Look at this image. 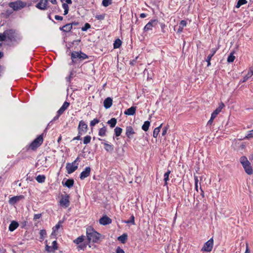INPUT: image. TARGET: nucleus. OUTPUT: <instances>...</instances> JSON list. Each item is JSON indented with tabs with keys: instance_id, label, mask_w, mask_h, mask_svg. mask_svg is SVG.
Here are the masks:
<instances>
[{
	"instance_id": "35",
	"label": "nucleus",
	"mask_w": 253,
	"mask_h": 253,
	"mask_svg": "<svg viewBox=\"0 0 253 253\" xmlns=\"http://www.w3.org/2000/svg\"><path fill=\"white\" fill-rule=\"evenodd\" d=\"M135 217H134V216L133 215V214H132L129 219L127 220H125L124 221V222H125V223H127V224H131L132 225H135Z\"/></svg>"
},
{
	"instance_id": "5",
	"label": "nucleus",
	"mask_w": 253,
	"mask_h": 253,
	"mask_svg": "<svg viewBox=\"0 0 253 253\" xmlns=\"http://www.w3.org/2000/svg\"><path fill=\"white\" fill-rule=\"evenodd\" d=\"M27 3L20 0L10 2L8 3V6L13 9L14 11H18L26 7Z\"/></svg>"
},
{
	"instance_id": "2",
	"label": "nucleus",
	"mask_w": 253,
	"mask_h": 253,
	"mask_svg": "<svg viewBox=\"0 0 253 253\" xmlns=\"http://www.w3.org/2000/svg\"><path fill=\"white\" fill-rule=\"evenodd\" d=\"M5 34L6 35V39L11 42L18 44L22 40V37L15 30L13 29H8L5 31Z\"/></svg>"
},
{
	"instance_id": "12",
	"label": "nucleus",
	"mask_w": 253,
	"mask_h": 253,
	"mask_svg": "<svg viewBox=\"0 0 253 253\" xmlns=\"http://www.w3.org/2000/svg\"><path fill=\"white\" fill-rule=\"evenodd\" d=\"M24 199V196L22 195L13 196L9 199L8 202L10 205H14L17 202Z\"/></svg>"
},
{
	"instance_id": "37",
	"label": "nucleus",
	"mask_w": 253,
	"mask_h": 253,
	"mask_svg": "<svg viewBox=\"0 0 253 253\" xmlns=\"http://www.w3.org/2000/svg\"><path fill=\"white\" fill-rule=\"evenodd\" d=\"M62 223V221L60 220L58 222V223L52 228V232L51 235H53L54 233H55L56 231H57L59 229V228L61 226Z\"/></svg>"
},
{
	"instance_id": "42",
	"label": "nucleus",
	"mask_w": 253,
	"mask_h": 253,
	"mask_svg": "<svg viewBox=\"0 0 253 253\" xmlns=\"http://www.w3.org/2000/svg\"><path fill=\"white\" fill-rule=\"evenodd\" d=\"M64 28H65L64 32L66 33L69 32L72 29V25L69 23L65 25Z\"/></svg>"
},
{
	"instance_id": "29",
	"label": "nucleus",
	"mask_w": 253,
	"mask_h": 253,
	"mask_svg": "<svg viewBox=\"0 0 253 253\" xmlns=\"http://www.w3.org/2000/svg\"><path fill=\"white\" fill-rule=\"evenodd\" d=\"M122 131L123 129L117 126L114 129V135H115L116 137H119L121 135Z\"/></svg>"
},
{
	"instance_id": "50",
	"label": "nucleus",
	"mask_w": 253,
	"mask_h": 253,
	"mask_svg": "<svg viewBox=\"0 0 253 253\" xmlns=\"http://www.w3.org/2000/svg\"><path fill=\"white\" fill-rule=\"evenodd\" d=\"M194 180H195V189L197 191H198V178L197 176L194 175Z\"/></svg>"
},
{
	"instance_id": "20",
	"label": "nucleus",
	"mask_w": 253,
	"mask_h": 253,
	"mask_svg": "<svg viewBox=\"0 0 253 253\" xmlns=\"http://www.w3.org/2000/svg\"><path fill=\"white\" fill-rule=\"evenodd\" d=\"M70 105V103L67 101H65L62 105V106L60 107V108L57 111V112L59 115H62L64 111L67 109Z\"/></svg>"
},
{
	"instance_id": "8",
	"label": "nucleus",
	"mask_w": 253,
	"mask_h": 253,
	"mask_svg": "<svg viewBox=\"0 0 253 253\" xmlns=\"http://www.w3.org/2000/svg\"><path fill=\"white\" fill-rule=\"evenodd\" d=\"M70 196L68 194H66L65 195H62L61 196V199L59 201L60 205L61 207H63L64 208H67L70 205Z\"/></svg>"
},
{
	"instance_id": "33",
	"label": "nucleus",
	"mask_w": 253,
	"mask_h": 253,
	"mask_svg": "<svg viewBox=\"0 0 253 253\" xmlns=\"http://www.w3.org/2000/svg\"><path fill=\"white\" fill-rule=\"evenodd\" d=\"M122 43V42L120 39H116L114 43L113 44L114 48L116 49V48H119L121 46Z\"/></svg>"
},
{
	"instance_id": "39",
	"label": "nucleus",
	"mask_w": 253,
	"mask_h": 253,
	"mask_svg": "<svg viewBox=\"0 0 253 253\" xmlns=\"http://www.w3.org/2000/svg\"><path fill=\"white\" fill-rule=\"evenodd\" d=\"M84 236L82 235L81 236H80L74 241V243H76L77 245H79V244L82 243L84 241Z\"/></svg>"
},
{
	"instance_id": "18",
	"label": "nucleus",
	"mask_w": 253,
	"mask_h": 253,
	"mask_svg": "<svg viewBox=\"0 0 253 253\" xmlns=\"http://www.w3.org/2000/svg\"><path fill=\"white\" fill-rule=\"evenodd\" d=\"M217 51V49L215 48H213L211 50V53L208 56L206 61L207 62V66L209 67L211 66V58L213 57V56L215 54L216 52Z\"/></svg>"
},
{
	"instance_id": "13",
	"label": "nucleus",
	"mask_w": 253,
	"mask_h": 253,
	"mask_svg": "<svg viewBox=\"0 0 253 253\" xmlns=\"http://www.w3.org/2000/svg\"><path fill=\"white\" fill-rule=\"evenodd\" d=\"M135 133L133 127L130 126H126V135L128 139H131L133 135Z\"/></svg>"
},
{
	"instance_id": "11",
	"label": "nucleus",
	"mask_w": 253,
	"mask_h": 253,
	"mask_svg": "<svg viewBox=\"0 0 253 253\" xmlns=\"http://www.w3.org/2000/svg\"><path fill=\"white\" fill-rule=\"evenodd\" d=\"M78 168V164L75 165L73 163H68L66 164V169L68 174L74 172Z\"/></svg>"
},
{
	"instance_id": "23",
	"label": "nucleus",
	"mask_w": 253,
	"mask_h": 253,
	"mask_svg": "<svg viewBox=\"0 0 253 253\" xmlns=\"http://www.w3.org/2000/svg\"><path fill=\"white\" fill-rule=\"evenodd\" d=\"M224 106V103L221 102L219 104V106L212 113L211 115L216 117L217 115L221 111Z\"/></svg>"
},
{
	"instance_id": "16",
	"label": "nucleus",
	"mask_w": 253,
	"mask_h": 253,
	"mask_svg": "<svg viewBox=\"0 0 253 253\" xmlns=\"http://www.w3.org/2000/svg\"><path fill=\"white\" fill-rule=\"evenodd\" d=\"M112 222V219L107 215H104L99 219V223L103 225H108Z\"/></svg>"
},
{
	"instance_id": "21",
	"label": "nucleus",
	"mask_w": 253,
	"mask_h": 253,
	"mask_svg": "<svg viewBox=\"0 0 253 253\" xmlns=\"http://www.w3.org/2000/svg\"><path fill=\"white\" fill-rule=\"evenodd\" d=\"M112 99L111 97H107L104 101V107L106 109H109L112 106Z\"/></svg>"
},
{
	"instance_id": "30",
	"label": "nucleus",
	"mask_w": 253,
	"mask_h": 253,
	"mask_svg": "<svg viewBox=\"0 0 253 253\" xmlns=\"http://www.w3.org/2000/svg\"><path fill=\"white\" fill-rule=\"evenodd\" d=\"M171 172V171L169 169L167 170V171L164 174V181H165V185H168V181L169 180V175Z\"/></svg>"
},
{
	"instance_id": "25",
	"label": "nucleus",
	"mask_w": 253,
	"mask_h": 253,
	"mask_svg": "<svg viewBox=\"0 0 253 253\" xmlns=\"http://www.w3.org/2000/svg\"><path fill=\"white\" fill-rule=\"evenodd\" d=\"M103 144L104 145V149L107 152L112 153L113 151L114 146L113 145L109 144L106 142L103 143Z\"/></svg>"
},
{
	"instance_id": "49",
	"label": "nucleus",
	"mask_w": 253,
	"mask_h": 253,
	"mask_svg": "<svg viewBox=\"0 0 253 253\" xmlns=\"http://www.w3.org/2000/svg\"><path fill=\"white\" fill-rule=\"evenodd\" d=\"M6 35L5 34V31L3 33H0V42H3L6 40Z\"/></svg>"
},
{
	"instance_id": "48",
	"label": "nucleus",
	"mask_w": 253,
	"mask_h": 253,
	"mask_svg": "<svg viewBox=\"0 0 253 253\" xmlns=\"http://www.w3.org/2000/svg\"><path fill=\"white\" fill-rule=\"evenodd\" d=\"M90 25L89 23H86L84 24V26L82 28V31L84 32L86 31L88 29H90Z\"/></svg>"
},
{
	"instance_id": "24",
	"label": "nucleus",
	"mask_w": 253,
	"mask_h": 253,
	"mask_svg": "<svg viewBox=\"0 0 253 253\" xmlns=\"http://www.w3.org/2000/svg\"><path fill=\"white\" fill-rule=\"evenodd\" d=\"M19 226V223L18 222L13 220L11 222L8 227V230L12 232L14 231Z\"/></svg>"
},
{
	"instance_id": "6",
	"label": "nucleus",
	"mask_w": 253,
	"mask_h": 253,
	"mask_svg": "<svg viewBox=\"0 0 253 253\" xmlns=\"http://www.w3.org/2000/svg\"><path fill=\"white\" fill-rule=\"evenodd\" d=\"M44 133H42V134L40 135L37 138H36L35 140H34L30 144L29 147L31 148L32 150H35L38 147L40 146L43 142V136Z\"/></svg>"
},
{
	"instance_id": "57",
	"label": "nucleus",
	"mask_w": 253,
	"mask_h": 253,
	"mask_svg": "<svg viewBox=\"0 0 253 253\" xmlns=\"http://www.w3.org/2000/svg\"><path fill=\"white\" fill-rule=\"evenodd\" d=\"M41 216H42L41 213L35 214H34L33 219L34 220H37V219L40 218L41 217Z\"/></svg>"
},
{
	"instance_id": "59",
	"label": "nucleus",
	"mask_w": 253,
	"mask_h": 253,
	"mask_svg": "<svg viewBox=\"0 0 253 253\" xmlns=\"http://www.w3.org/2000/svg\"><path fill=\"white\" fill-rule=\"evenodd\" d=\"M168 129V126H166L163 129V131H162V136H165L166 134V133L167 132Z\"/></svg>"
},
{
	"instance_id": "31",
	"label": "nucleus",
	"mask_w": 253,
	"mask_h": 253,
	"mask_svg": "<svg viewBox=\"0 0 253 253\" xmlns=\"http://www.w3.org/2000/svg\"><path fill=\"white\" fill-rule=\"evenodd\" d=\"M162 125L163 124H162L160 126H159L157 127H156L154 129V130L153 131V136L154 138L157 137V136L160 131V129L162 127Z\"/></svg>"
},
{
	"instance_id": "10",
	"label": "nucleus",
	"mask_w": 253,
	"mask_h": 253,
	"mask_svg": "<svg viewBox=\"0 0 253 253\" xmlns=\"http://www.w3.org/2000/svg\"><path fill=\"white\" fill-rule=\"evenodd\" d=\"M158 23V20L152 19L144 27L143 31L144 32H148L152 29V27H155Z\"/></svg>"
},
{
	"instance_id": "22",
	"label": "nucleus",
	"mask_w": 253,
	"mask_h": 253,
	"mask_svg": "<svg viewBox=\"0 0 253 253\" xmlns=\"http://www.w3.org/2000/svg\"><path fill=\"white\" fill-rule=\"evenodd\" d=\"M136 110V107L132 106L126 110L125 111L124 114L128 116H133L135 114Z\"/></svg>"
},
{
	"instance_id": "38",
	"label": "nucleus",
	"mask_w": 253,
	"mask_h": 253,
	"mask_svg": "<svg viewBox=\"0 0 253 253\" xmlns=\"http://www.w3.org/2000/svg\"><path fill=\"white\" fill-rule=\"evenodd\" d=\"M61 115H59L58 114V113L57 112V114L53 118V119L48 123L46 128L45 129V130H44V132L46 131V129L48 128V127H49L50 126V124H52L53 122L57 120L59 118V117L61 116Z\"/></svg>"
},
{
	"instance_id": "54",
	"label": "nucleus",
	"mask_w": 253,
	"mask_h": 253,
	"mask_svg": "<svg viewBox=\"0 0 253 253\" xmlns=\"http://www.w3.org/2000/svg\"><path fill=\"white\" fill-rule=\"evenodd\" d=\"M216 117L211 115V119L209 120V121L208 122L207 125L210 126L212 124L213 122V120Z\"/></svg>"
},
{
	"instance_id": "58",
	"label": "nucleus",
	"mask_w": 253,
	"mask_h": 253,
	"mask_svg": "<svg viewBox=\"0 0 253 253\" xmlns=\"http://www.w3.org/2000/svg\"><path fill=\"white\" fill-rule=\"evenodd\" d=\"M187 25V22L185 20H182L180 21L179 25L182 27H185Z\"/></svg>"
},
{
	"instance_id": "52",
	"label": "nucleus",
	"mask_w": 253,
	"mask_h": 253,
	"mask_svg": "<svg viewBox=\"0 0 253 253\" xmlns=\"http://www.w3.org/2000/svg\"><path fill=\"white\" fill-rule=\"evenodd\" d=\"M89 243H88L87 242V243L85 242L83 244L79 245L78 248H80L81 250H84L86 248L87 245Z\"/></svg>"
},
{
	"instance_id": "27",
	"label": "nucleus",
	"mask_w": 253,
	"mask_h": 253,
	"mask_svg": "<svg viewBox=\"0 0 253 253\" xmlns=\"http://www.w3.org/2000/svg\"><path fill=\"white\" fill-rule=\"evenodd\" d=\"M127 239V235L126 233H124L123 235L118 238V240L123 244L126 243Z\"/></svg>"
},
{
	"instance_id": "17",
	"label": "nucleus",
	"mask_w": 253,
	"mask_h": 253,
	"mask_svg": "<svg viewBox=\"0 0 253 253\" xmlns=\"http://www.w3.org/2000/svg\"><path fill=\"white\" fill-rule=\"evenodd\" d=\"M253 75V67H250L247 74L240 81V83L246 82L249 78Z\"/></svg>"
},
{
	"instance_id": "44",
	"label": "nucleus",
	"mask_w": 253,
	"mask_h": 253,
	"mask_svg": "<svg viewBox=\"0 0 253 253\" xmlns=\"http://www.w3.org/2000/svg\"><path fill=\"white\" fill-rule=\"evenodd\" d=\"M252 138H253V129L249 130L247 132V134L245 137L244 139H249Z\"/></svg>"
},
{
	"instance_id": "46",
	"label": "nucleus",
	"mask_w": 253,
	"mask_h": 253,
	"mask_svg": "<svg viewBox=\"0 0 253 253\" xmlns=\"http://www.w3.org/2000/svg\"><path fill=\"white\" fill-rule=\"evenodd\" d=\"M91 139V137L90 136L86 135V136H85L84 137V141H83L84 144H88L90 142Z\"/></svg>"
},
{
	"instance_id": "32",
	"label": "nucleus",
	"mask_w": 253,
	"mask_h": 253,
	"mask_svg": "<svg viewBox=\"0 0 253 253\" xmlns=\"http://www.w3.org/2000/svg\"><path fill=\"white\" fill-rule=\"evenodd\" d=\"M45 178L44 175H39L36 177V179L39 183H42L45 181Z\"/></svg>"
},
{
	"instance_id": "41",
	"label": "nucleus",
	"mask_w": 253,
	"mask_h": 253,
	"mask_svg": "<svg viewBox=\"0 0 253 253\" xmlns=\"http://www.w3.org/2000/svg\"><path fill=\"white\" fill-rule=\"evenodd\" d=\"M247 3V1L246 0H238L236 7L238 8L242 5L246 4Z\"/></svg>"
},
{
	"instance_id": "19",
	"label": "nucleus",
	"mask_w": 253,
	"mask_h": 253,
	"mask_svg": "<svg viewBox=\"0 0 253 253\" xmlns=\"http://www.w3.org/2000/svg\"><path fill=\"white\" fill-rule=\"evenodd\" d=\"M66 179L64 178L63 180L62 181V183L64 186L67 187L68 188H71L74 184V180L73 179H66L65 182H64V180Z\"/></svg>"
},
{
	"instance_id": "40",
	"label": "nucleus",
	"mask_w": 253,
	"mask_h": 253,
	"mask_svg": "<svg viewBox=\"0 0 253 253\" xmlns=\"http://www.w3.org/2000/svg\"><path fill=\"white\" fill-rule=\"evenodd\" d=\"M235 58V57L234 55V53L233 52H232V53H230V54L228 56L227 61L228 63H232L234 61Z\"/></svg>"
},
{
	"instance_id": "45",
	"label": "nucleus",
	"mask_w": 253,
	"mask_h": 253,
	"mask_svg": "<svg viewBox=\"0 0 253 253\" xmlns=\"http://www.w3.org/2000/svg\"><path fill=\"white\" fill-rule=\"evenodd\" d=\"M112 3V0H103L102 2V4L105 6L107 7L109 5L111 4Z\"/></svg>"
},
{
	"instance_id": "1",
	"label": "nucleus",
	"mask_w": 253,
	"mask_h": 253,
	"mask_svg": "<svg viewBox=\"0 0 253 253\" xmlns=\"http://www.w3.org/2000/svg\"><path fill=\"white\" fill-rule=\"evenodd\" d=\"M88 56L82 51H73L71 52L72 61L69 63V65H73L80 64L83 60L88 59Z\"/></svg>"
},
{
	"instance_id": "7",
	"label": "nucleus",
	"mask_w": 253,
	"mask_h": 253,
	"mask_svg": "<svg viewBox=\"0 0 253 253\" xmlns=\"http://www.w3.org/2000/svg\"><path fill=\"white\" fill-rule=\"evenodd\" d=\"M88 130V126L87 124L83 120L80 121L78 127V130L80 134H84L86 133Z\"/></svg>"
},
{
	"instance_id": "4",
	"label": "nucleus",
	"mask_w": 253,
	"mask_h": 253,
	"mask_svg": "<svg viewBox=\"0 0 253 253\" xmlns=\"http://www.w3.org/2000/svg\"><path fill=\"white\" fill-rule=\"evenodd\" d=\"M240 162L244 168L245 172L249 175L253 173V170L251 163L246 156H242L240 159Z\"/></svg>"
},
{
	"instance_id": "43",
	"label": "nucleus",
	"mask_w": 253,
	"mask_h": 253,
	"mask_svg": "<svg viewBox=\"0 0 253 253\" xmlns=\"http://www.w3.org/2000/svg\"><path fill=\"white\" fill-rule=\"evenodd\" d=\"M40 239L41 240H43L44 238H45V236L46 235V232L45 230L42 229L41 230L40 232Z\"/></svg>"
},
{
	"instance_id": "60",
	"label": "nucleus",
	"mask_w": 253,
	"mask_h": 253,
	"mask_svg": "<svg viewBox=\"0 0 253 253\" xmlns=\"http://www.w3.org/2000/svg\"><path fill=\"white\" fill-rule=\"evenodd\" d=\"M116 253H125L124 251L120 247H118L116 249Z\"/></svg>"
},
{
	"instance_id": "34",
	"label": "nucleus",
	"mask_w": 253,
	"mask_h": 253,
	"mask_svg": "<svg viewBox=\"0 0 253 253\" xmlns=\"http://www.w3.org/2000/svg\"><path fill=\"white\" fill-rule=\"evenodd\" d=\"M150 125V122L149 121H146L144 122L143 125H142V129L144 131H147L149 129Z\"/></svg>"
},
{
	"instance_id": "26",
	"label": "nucleus",
	"mask_w": 253,
	"mask_h": 253,
	"mask_svg": "<svg viewBox=\"0 0 253 253\" xmlns=\"http://www.w3.org/2000/svg\"><path fill=\"white\" fill-rule=\"evenodd\" d=\"M75 72L74 71L73 69L71 70L70 71L69 75L68 77H66V81L67 83H71V80L74 77H75Z\"/></svg>"
},
{
	"instance_id": "53",
	"label": "nucleus",
	"mask_w": 253,
	"mask_h": 253,
	"mask_svg": "<svg viewBox=\"0 0 253 253\" xmlns=\"http://www.w3.org/2000/svg\"><path fill=\"white\" fill-rule=\"evenodd\" d=\"M52 248L53 249V252H54L55 250H58L57 243L56 241H54L52 243Z\"/></svg>"
},
{
	"instance_id": "61",
	"label": "nucleus",
	"mask_w": 253,
	"mask_h": 253,
	"mask_svg": "<svg viewBox=\"0 0 253 253\" xmlns=\"http://www.w3.org/2000/svg\"><path fill=\"white\" fill-rule=\"evenodd\" d=\"M54 18L56 20L61 21L63 20V17L60 15H56L55 16Z\"/></svg>"
},
{
	"instance_id": "36",
	"label": "nucleus",
	"mask_w": 253,
	"mask_h": 253,
	"mask_svg": "<svg viewBox=\"0 0 253 253\" xmlns=\"http://www.w3.org/2000/svg\"><path fill=\"white\" fill-rule=\"evenodd\" d=\"M107 129L105 126H103L99 130L98 135L100 136H104L106 135Z\"/></svg>"
},
{
	"instance_id": "55",
	"label": "nucleus",
	"mask_w": 253,
	"mask_h": 253,
	"mask_svg": "<svg viewBox=\"0 0 253 253\" xmlns=\"http://www.w3.org/2000/svg\"><path fill=\"white\" fill-rule=\"evenodd\" d=\"M160 26H161V30H162V32L163 33H165L166 32L165 30V29L166 27V25L165 23H160Z\"/></svg>"
},
{
	"instance_id": "64",
	"label": "nucleus",
	"mask_w": 253,
	"mask_h": 253,
	"mask_svg": "<svg viewBox=\"0 0 253 253\" xmlns=\"http://www.w3.org/2000/svg\"><path fill=\"white\" fill-rule=\"evenodd\" d=\"M183 28L182 27H181V26H179V27L177 30V33H181V32H182L183 31Z\"/></svg>"
},
{
	"instance_id": "15",
	"label": "nucleus",
	"mask_w": 253,
	"mask_h": 253,
	"mask_svg": "<svg viewBox=\"0 0 253 253\" xmlns=\"http://www.w3.org/2000/svg\"><path fill=\"white\" fill-rule=\"evenodd\" d=\"M48 0H40L36 4V7L41 10H45L47 9Z\"/></svg>"
},
{
	"instance_id": "28",
	"label": "nucleus",
	"mask_w": 253,
	"mask_h": 253,
	"mask_svg": "<svg viewBox=\"0 0 253 253\" xmlns=\"http://www.w3.org/2000/svg\"><path fill=\"white\" fill-rule=\"evenodd\" d=\"M117 122V119L115 118H113L109 120L107 123L110 125L111 128H113L115 126Z\"/></svg>"
},
{
	"instance_id": "3",
	"label": "nucleus",
	"mask_w": 253,
	"mask_h": 253,
	"mask_svg": "<svg viewBox=\"0 0 253 253\" xmlns=\"http://www.w3.org/2000/svg\"><path fill=\"white\" fill-rule=\"evenodd\" d=\"M86 236L88 243L89 244L90 242L96 243L99 240L100 234L92 228H87L86 229Z\"/></svg>"
},
{
	"instance_id": "47",
	"label": "nucleus",
	"mask_w": 253,
	"mask_h": 253,
	"mask_svg": "<svg viewBox=\"0 0 253 253\" xmlns=\"http://www.w3.org/2000/svg\"><path fill=\"white\" fill-rule=\"evenodd\" d=\"M99 123V120L97 118H95L90 122V126L91 127H92Z\"/></svg>"
},
{
	"instance_id": "9",
	"label": "nucleus",
	"mask_w": 253,
	"mask_h": 253,
	"mask_svg": "<svg viewBox=\"0 0 253 253\" xmlns=\"http://www.w3.org/2000/svg\"><path fill=\"white\" fill-rule=\"evenodd\" d=\"M213 240L212 238H211L204 244V246L202 249V251L210 252L213 248Z\"/></svg>"
},
{
	"instance_id": "63",
	"label": "nucleus",
	"mask_w": 253,
	"mask_h": 253,
	"mask_svg": "<svg viewBox=\"0 0 253 253\" xmlns=\"http://www.w3.org/2000/svg\"><path fill=\"white\" fill-rule=\"evenodd\" d=\"M83 134H80V133H78V135L76 136V137H75L73 140H81V135H82Z\"/></svg>"
},
{
	"instance_id": "62",
	"label": "nucleus",
	"mask_w": 253,
	"mask_h": 253,
	"mask_svg": "<svg viewBox=\"0 0 253 253\" xmlns=\"http://www.w3.org/2000/svg\"><path fill=\"white\" fill-rule=\"evenodd\" d=\"M68 4L69 3H67V2L66 3H63L62 4V7L64 9H69V6L68 5Z\"/></svg>"
},
{
	"instance_id": "14",
	"label": "nucleus",
	"mask_w": 253,
	"mask_h": 253,
	"mask_svg": "<svg viewBox=\"0 0 253 253\" xmlns=\"http://www.w3.org/2000/svg\"><path fill=\"white\" fill-rule=\"evenodd\" d=\"M91 172V169L89 167L85 168V169L83 170L80 175V178L81 180H84L85 178L90 175Z\"/></svg>"
},
{
	"instance_id": "51",
	"label": "nucleus",
	"mask_w": 253,
	"mask_h": 253,
	"mask_svg": "<svg viewBox=\"0 0 253 253\" xmlns=\"http://www.w3.org/2000/svg\"><path fill=\"white\" fill-rule=\"evenodd\" d=\"M105 15L106 14L105 13L100 15H96L95 18L99 20H103L104 19Z\"/></svg>"
},
{
	"instance_id": "56",
	"label": "nucleus",
	"mask_w": 253,
	"mask_h": 253,
	"mask_svg": "<svg viewBox=\"0 0 253 253\" xmlns=\"http://www.w3.org/2000/svg\"><path fill=\"white\" fill-rule=\"evenodd\" d=\"M45 250L47 252H53V249L52 247L48 246V245H46L45 246Z\"/></svg>"
}]
</instances>
